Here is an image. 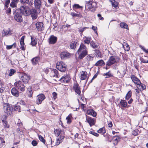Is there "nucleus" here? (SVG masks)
<instances>
[{
  "label": "nucleus",
  "instance_id": "obj_62",
  "mask_svg": "<svg viewBox=\"0 0 148 148\" xmlns=\"http://www.w3.org/2000/svg\"><path fill=\"white\" fill-rule=\"evenodd\" d=\"M97 16L99 18V19L101 20H103L104 18L103 17H101V15L100 14H97Z\"/></svg>",
  "mask_w": 148,
  "mask_h": 148
},
{
  "label": "nucleus",
  "instance_id": "obj_33",
  "mask_svg": "<svg viewBox=\"0 0 148 148\" xmlns=\"http://www.w3.org/2000/svg\"><path fill=\"white\" fill-rule=\"evenodd\" d=\"M98 133L103 135L106 133V130L104 127H102L100 128L98 131Z\"/></svg>",
  "mask_w": 148,
  "mask_h": 148
},
{
  "label": "nucleus",
  "instance_id": "obj_60",
  "mask_svg": "<svg viewBox=\"0 0 148 148\" xmlns=\"http://www.w3.org/2000/svg\"><path fill=\"white\" fill-rule=\"evenodd\" d=\"M10 3V0H5V6L6 7H8L9 4Z\"/></svg>",
  "mask_w": 148,
  "mask_h": 148
},
{
  "label": "nucleus",
  "instance_id": "obj_47",
  "mask_svg": "<svg viewBox=\"0 0 148 148\" xmlns=\"http://www.w3.org/2000/svg\"><path fill=\"white\" fill-rule=\"evenodd\" d=\"M2 122L3 123V124L4 125V126L7 128H8L9 127V125H7V122L6 121V120H5L3 119H2Z\"/></svg>",
  "mask_w": 148,
  "mask_h": 148
},
{
  "label": "nucleus",
  "instance_id": "obj_1",
  "mask_svg": "<svg viewBox=\"0 0 148 148\" xmlns=\"http://www.w3.org/2000/svg\"><path fill=\"white\" fill-rule=\"evenodd\" d=\"M88 49L86 47L83 43H81L77 51L78 58L82 59L88 54Z\"/></svg>",
  "mask_w": 148,
  "mask_h": 148
},
{
  "label": "nucleus",
  "instance_id": "obj_31",
  "mask_svg": "<svg viewBox=\"0 0 148 148\" xmlns=\"http://www.w3.org/2000/svg\"><path fill=\"white\" fill-rule=\"evenodd\" d=\"M83 8V6H81L78 4H75L73 6V9L76 12H77L75 10L76 9H81V10H82Z\"/></svg>",
  "mask_w": 148,
  "mask_h": 148
},
{
  "label": "nucleus",
  "instance_id": "obj_30",
  "mask_svg": "<svg viewBox=\"0 0 148 148\" xmlns=\"http://www.w3.org/2000/svg\"><path fill=\"white\" fill-rule=\"evenodd\" d=\"M105 63L102 60H98L95 64L96 66H102L104 65Z\"/></svg>",
  "mask_w": 148,
  "mask_h": 148
},
{
  "label": "nucleus",
  "instance_id": "obj_39",
  "mask_svg": "<svg viewBox=\"0 0 148 148\" xmlns=\"http://www.w3.org/2000/svg\"><path fill=\"white\" fill-rule=\"evenodd\" d=\"M72 117L71 115L70 114L69 116H67L66 118V119L67 120V123L68 124H70L71 123V118Z\"/></svg>",
  "mask_w": 148,
  "mask_h": 148
},
{
  "label": "nucleus",
  "instance_id": "obj_4",
  "mask_svg": "<svg viewBox=\"0 0 148 148\" xmlns=\"http://www.w3.org/2000/svg\"><path fill=\"white\" fill-rule=\"evenodd\" d=\"M14 86L19 90L20 92H24L25 90V86L21 81L19 80L15 82Z\"/></svg>",
  "mask_w": 148,
  "mask_h": 148
},
{
  "label": "nucleus",
  "instance_id": "obj_44",
  "mask_svg": "<svg viewBox=\"0 0 148 148\" xmlns=\"http://www.w3.org/2000/svg\"><path fill=\"white\" fill-rule=\"evenodd\" d=\"M90 46L93 48H97V45L95 44V43L93 41H91L90 43Z\"/></svg>",
  "mask_w": 148,
  "mask_h": 148
},
{
  "label": "nucleus",
  "instance_id": "obj_37",
  "mask_svg": "<svg viewBox=\"0 0 148 148\" xmlns=\"http://www.w3.org/2000/svg\"><path fill=\"white\" fill-rule=\"evenodd\" d=\"M62 132L61 130L60 129H56L54 131V133L55 135L57 136H59L60 134V133Z\"/></svg>",
  "mask_w": 148,
  "mask_h": 148
},
{
  "label": "nucleus",
  "instance_id": "obj_8",
  "mask_svg": "<svg viewBox=\"0 0 148 148\" xmlns=\"http://www.w3.org/2000/svg\"><path fill=\"white\" fill-rule=\"evenodd\" d=\"M20 10L21 12L25 16L30 15L29 11L30 9L27 8L25 6H22L21 7Z\"/></svg>",
  "mask_w": 148,
  "mask_h": 148
},
{
  "label": "nucleus",
  "instance_id": "obj_32",
  "mask_svg": "<svg viewBox=\"0 0 148 148\" xmlns=\"http://www.w3.org/2000/svg\"><path fill=\"white\" fill-rule=\"evenodd\" d=\"M120 105L123 107H127V103L125 100L121 99L120 103Z\"/></svg>",
  "mask_w": 148,
  "mask_h": 148
},
{
  "label": "nucleus",
  "instance_id": "obj_12",
  "mask_svg": "<svg viewBox=\"0 0 148 148\" xmlns=\"http://www.w3.org/2000/svg\"><path fill=\"white\" fill-rule=\"evenodd\" d=\"M45 98V96L43 94H41L38 95L36 97V102L38 105L41 103L42 101Z\"/></svg>",
  "mask_w": 148,
  "mask_h": 148
},
{
  "label": "nucleus",
  "instance_id": "obj_53",
  "mask_svg": "<svg viewBox=\"0 0 148 148\" xmlns=\"http://www.w3.org/2000/svg\"><path fill=\"white\" fill-rule=\"evenodd\" d=\"M93 58V57L92 56H90V55H88L86 56V58L88 61H90L92 60Z\"/></svg>",
  "mask_w": 148,
  "mask_h": 148
},
{
  "label": "nucleus",
  "instance_id": "obj_29",
  "mask_svg": "<svg viewBox=\"0 0 148 148\" xmlns=\"http://www.w3.org/2000/svg\"><path fill=\"white\" fill-rule=\"evenodd\" d=\"M103 136L106 138L107 141L110 142H111L112 141V137L109 134H107L106 135H103Z\"/></svg>",
  "mask_w": 148,
  "mask_h": 148
},
{
  "label": "nucleus",
  "instance_id": "obj_56",
  "mask_svg": "<svg viewBox=\"0 0 148 148\" xmlns=\"http://www.w3.org/2000/svg\"><path fill=\"white\" fill-rule=\"evenodd\" d=\"M49 70H51V69L49 68H47L46 69H43V71L46 74H47L48 73L49 71Z\"/></svg>",
  "mask_w": 148,
  "mask_h": 148
},
{
  "label": "nucleus",
  "instance_id": "obj_25",
  "mask_svg": "<svg viewBox=\"0 0 148 148\" xmlns=\"http://www.w3.org/2000/svg\"><path fill=\"white\" fill-rule=\"evenodd\" d=\"M87 113L88 115H90L93 117H95L97 115V113L95 111L92 109H90L87 110Z\"/></svg>",
  "mask_w": 148,
  "mask_h": 148
},
{
  "label": "nucleus",
  "instance_id": "obj_22",
  "mask_svg": "<svg viewBox=\"0 0 148 148\" xmlns=\"http://www.w3.org/2000/svg\"><path fill=\"white\" fill-rule=\"evenodd\" d=\"M12 30L10 29H8V30L4 29L2 32V36L3 37L5 36H8L12 34Z\"/></svg>",
  "mask_w": 148,
  "mask_h": 148
},
{
  "label": "nucleus",
  "instance_id": "obj_42",
  "mask_svg": "<svg viewBox=\"0 0 148 148\" xmlns=\"http://www.w3.org/2000/svg\"><path fill=\"white\" fill-rule=\"evenodd\" d=\"M123 46L125 50L126 51H128L129 50L130 47L128 45L127 43H125L123 45Z\"/></svg>",
  "mask_w": 148,
  "mask_h": 148
},
{
  "label": "nucleus",
  "instance_id": "obj_40",
  "mask_svg": "<svg viewBox=\"0 0 148 148\" xmlns=\"http://www.w3.org/2000/svg\"><path fill=\"white\" fill-rule=\"evenodd\" d=\"M27 95L29 97H31L32 96L33 92L31 89V88H29L27 91Z\"/></svg>",
  "mask_w": 148,
  "mask_h": 148
},
{
  "label": "nucleus",
  "instance_id": "obj_15",
  "mask_svg": "<svg viewBox=\"0 0 148 148\" xmlns=\"http://www.w3.org/2000/svg\"><path fill=\"white\" fill-rule=\"evenodd\" d=\"M30 14L31 16L33 19H36L37 17V11L35 9H32L29 11Z\"/></svg>",
  "mask_w": 148,
  "mask_h": 148
},
{
  "label": "nucleus",
  "instance_id": "obj_61",
  "mask_svg": "<svg viewBox=\"0 0 148 148\" xmlns=\"http://www.w3.org/2000/svg\"><path fill=\"white\" fill-rule=\"evenodd\" d=\"M70 14L73 17H76L77 14L75 13L74 12H72Z\"/></svg>",
  "mask_w": 148,
  "mask_h": 148
},
{
  "label": "nucleus",
  "instance_id": "obj_14",
  "mask_svg": "<svg viewBox=\"0 0 148 148\" xmlns=\"http://www.w3.org/2000/svg\"><path fill=\"white\" fill-rule=\"evenodd\" d=\"M57 40L56 37L53 35H51L48 39V42L50 44H54L56 43Z\"/></svg>",
  "mask_w": 148,
  "mask_h": 148
},
{
  "label": "nucleus",
  "instance_id": "obj_54",
  "mask_svg": "<svg viewBox=\"0 0 148 148\" xmlns=\"http://www.w3.org/2000/svg\"><path fill=\"white\" fill-rule=\"evenodd\" d=\"M20 106H15L14 108V110L15 111L18 110L19 112H20Z\"/></svg>",
  "mask_w": 148,
  "mask_h": 148
},
{
  "label": "nucleus",
  "instance_id": "obj_10",
  "mask_svg": "<svg viewBox=\"0 0 148 148\" xmlns=\"http://www.w3.org/2000/svg\"><path fill=\"white\" fill-rule=\"evenodd\" d=\"M14 19L18 22H21L23 21V18L21 13L18 12H14Z\"/></svg>",
  "mask_w": 148,
  "mask_h": 148
},
{
  "label": "nucleus",
  "instance_id": "obj_51",
  "mask_svg": "<svg viewBox=\"0 0 148 148\" xmlns=\"http://www.w3.org/2000/svg\"><path fill=\"white\" fill-rule=\"evenodd\" d=\"M138 85L139 87H141V89L143 90H144L146 88V86L144 84H142L141 83V84H140Z\"/></svg>",
  "mask_w": 148,
  "mask_h": 148
},
{
  "label": "nucleus",
  "instance_id": "obj_9",
  "mask_svg": "<svg viewBox=\"0 0 148 148\" xmlns=\"http://www.w3.org/2000/svg\"><path fill=\"white\" fill-rule=\"evenodd\" d=\"M71 79V78L69 75H64L59 80L63 84L69 82Z\"/></svg>",
  "mask_w": 148,
  "mask_h": 148
},
{
  "label": "nucleus",
  "instance_id": "obj_27",
  "mask_svg": "<svg viewBox=\"0 0 148 148\" xmlns=\"http://www.w3.org/2000/svg\"><path fill=\"white\" fill-rule=\"evenodd\" d=\"M40 58L39 57H36L33 58L31 60V61L33 65H35L38 63Z\"/></svg>",
  "mask_w": 148,
  "mask_h": 148
},
{
  "label": "nucleus",
  "instance_id": "obj_3",
  "mask_svg": "<svg viewBox=\"0 0 148 148\" xmlns=\"http://www.w3.org/2000/svg\"><path fill=\"white\" fill-rule=\"evenodd\" d=\"M56 68L61 72H65L67 69V66L63 62H58L56 65Z\"/></svg>",
  "mask_w": 148,
  "mask_h": 148
},
{
  "label": "nucleus",
  "instance_id": "obj_43",
  "mask_svg": "<svg viewBox=\"0 0 148 148\" xmlns=\"http://www.w3.org/2000/svg\"><path fill=\"white\" fill-rule=\"evenodd\" d=\"M64 136L60 135L57 136V140H58L61 143L62 142L63 140L64 139Z\"/></svg>",
  "mask_w": 148,
  "mask_h": 148
},
{
  "label": "nucleus",
  "instance_id": "obj_17",
  "mask_svg": "<svg viewBox=\"0 0 148 148\" xmlns=\"http://www.w3.org/2000/svg\"><path fill=\"white\" fill-rule=\"evenodd\" d=\"M112 143L114 146L117 145L118 143L120 141L121 138L119 136H115L112 138Z\"/></svg>",
  "mask_w": 148,
  "mask_h": 148
},
{
  "label": "nucleus",
  "instance_id": "obj_41",
  "mask_svg": "<svg viewBox=\"0 0 148 148\" xmlns=\"http://www.w3.org/2000/svg\"><path fill=\"white\" fill-rule=\"evenodd\" d=\"M132 95V92L131 91H129L127 94L125 96V99L128 100L131 97Z\"/></svg>",
  "mask_w": 148,
  "mask_h": 148
},
{
  "label": "nucleus",
  "instance_id": "obj_59",
  "mask_svg": "<svg viewBox=\"0 0 148 148\" xmlns=\"http://www.w3.org/2000/svg\"><path fill=\"white\" fill-rule=\"evenodd\" d=\"M37 142L35 140H33L32 142V144L34 146L37 145Z\"/></svg>",
  "mask_w": 148,
  "mask_h": 148
},
{
  "label": "nucleus",
  "instance_id": "obj_18",
  "mask_svg": "<svg viewBox=\"0 0 148 148\" xmlns=\"http://www.w3.org/2000/svg\"><path fill=\"white\" fill-rule=\"evenodd\" d=\"M70 56V53L66 51H63L61 52L60 55V57L62 60H65L68 58Z\"/></svg>",
  "mask_w": 148,
  "mask_h": 148
},
{
  "label": "nucleus",
  "instance_id": "obj_20",
  "mask_svg": "<svg viewBox=\"0 0 148 148\" xmlns=\"http://www.w3.org/2000/svg\"><path fill=\"white\" fill-rule=\"evenodd\" d=\"M131 78L132 81L135 84L137 85H139L141 84L140 80L135 75H132L131 76Z\"/></svg>",
  "mask_w": 148,
  "mask_h": 148
},
{
  "label": "nucleus",
  "instance_id": "obj_24",
  "mask_svg": "<svg viewBox=\"0 0 148 148\" xmlns=\"http://www.w3.org/2000/svg\"><path fill=\"white\" fill-rule=\"evenodd\" d=\"M41 3L40 0H34V5L35 7L37 9H39L41 5Z\"/></svg>",
  "mask_w": 148,
  "mask_h": 148
},
{
  "label": "nucleus",
  "instance_id": "obj_11",
  "mask_svg": "<svg viewBox=\"0 0 148 148\" xmlns=\"http://www.w3.org/2000/svg\"><path fill=\"white\" fill-rule=\"evenodd\" d=\"M86 121L89 123L90 127L95 125L96 122V120L94 118H92L87 115H86Z\"/></svg>",
  "mask_w": 148,
  "mask_h": 148
},
{
  "label": "nucleus",
  "instance_id": "obj_55",
  "mask_svg": "<svg viewBox=\"0 0 148 148\" xmlns=\"http://www.w3.org/2000/svg\"><path fill=\"white\" fill-rule=\"evenodd\" d=\"M16 71L13 69H11L10 72L9 73L10 76H11L13 75L14 73H15Z\"/></svg>",
  "mask_w": 148,
  "mask_h": 148
},
{
  "label": "nucleus",
  "instance_id": "obj_58",
  "mask_svg": "<svg viewBox=\"0 0 148 148\" xmlns=\"http://www.w3.org/2000/svg\"><path fill=\"white\" fill-rule=\"evenodd\" d=\"M89 133L97 137L98 136H99V134H98L95 133L93 131H90Z\"/></svg>",
  "mask_w": 148,
  "mask_h": 148
},
{
  "label": "nucleus",
  "instance_id": "obj_35",
  "mask_svg": "<svg viewBox=\"0 0 148 148\" xmlns=\"http://www.w3.org/2000/svg\"><path fill=\"white\" fill-rule=\"evenodd\" d=\"M148 59V57L144 56L143 57L140 58V60L141 62L144 63H146V61Z\"/></svg>",
  "mask_w": 148,
  "mask_h": 148
},
{
  "label": "nucleus",
  "instance_id": "obj_36",
  "mask_svg": "<svg viewBox=\"0 0 148 148\" xmlns=\"http://www.w3.org/2000/svg\"><path fill=\"white\" fill-rule=\"evenodd\" d=\"M120 27L126 29H128V25L125 23H121L120 24Z\"/></svg>",
  "mask_w": 148,
  "mask_h": 148
},
{
  "label": "nucleus",
  "instance_id": "obj_34",
  "mask_svg": "<svg viewBox=\"0 0 148 148\" xmlns=\"http://www.w3.org/2000/svg\"><path fill=\"white\" fill-rule=\"evenodd\" d=\"M77 42L76 41H72L70 45V47L72 49H74L76 46Z\"/></svg>",
  "mask_w": 148,
  "mask_h": 148
},
{
  "label": "nucleus",
  "instance_id": "obj_13",
  "mask_svg": "<svg viewBox=\"0 0 148 148\" xmlns=\"http://www.w3.org/2000/svg\"><path fill=\"white\" fill-rule=\"evenodd\" d=\"M73 88L76 93L79 95H80L81 89L77 83H76L74 84Z\"/></svg>",
  "mask_w": 148,
  "mask_h": 148
},
{
  "label": "nucleus",
  "instance_id": "obj_45",
  "mask_svg": "<svg viewBox=\"0 0 148 148\" xmlns=\"http://www.w3.org/2000/svg\"><path fill=\"white\" fill-rule=\"evenodd\" d=\"M118 2H116L115 1H114V2L112 3V6L114 7L115 8H118Z\"/></svg>",
  "mask_w": 148,
  "mask_h": 148
},
{
  "label": "nucleus",
  "instance_id": "obj_46",
  "mask_svg": "<svg viewBox=\"0 0 148 148\" xmlns=\"http://www.w3.org/2000/svg\"><path fill=\"white\" fill-rule=\"evenodd\" d=\"M106 76V78H109L111 76H112V74L110 73V71H109L108 72L106 73L103 74V76Z\"/></svg>",
  "mask_w": 148,
  "mask_h": 148
},
{
  "label": "nucleus",
  "instance_id": "obj_19",
  "mask_svg": "<svg viewBox=\"0 0 148 148\" xmlns=\"http://www.w3.org/2000/svg\"><path fill=\"white\" fill-rule=\"evenodd\" d=\"M25 36H23L21 38L20 44L21 45L20 48L22 50L24 51L25 49V45L24 40Z\"/></svg>",
  "mask_w": 148,
  "mask_h": 148
},
{
  "label": "nucleus",
  "instance_id": "obj_57",
  "mask_svg": "<svg viewBox=\"0 0 148 148\" xmlns=\"http://www.w3.org/2000/svg\"><path fill=\"white\" fill-rule=\"evenodd\" d=\"M53 98L54 100H55L57 98V94L55 92H53L52 94Z\"/></svg>",
  "mask_w": 148,
  "mask_h": 148
},
{
  "label": "nucleus",
  "instance_id": "obj_48",
  "mask_svg": "<svg viewBox=\"0 0 148 148\" xmlns=\"http://www.w3.org/2000/svg\"><path fill=\"white\" fill-rule=\"evenodd\" d=\"M38 136L39 139L43 143H45V140L44 139L42 136L38 134Z\"/></svg>",
  "mask_w": 148,
  "mask_h": 148
},
{
  "label": "nucleus",
  "instance_id": "obj_2",
  "mask_svg": "<svg viewBox=\"0 0 148 148\" xmlns=\"http://www.w3.org/2000/svg\"><path fill=\"white\" fill-rule=\"evenodd\" d=\"M120 58L118 56H111L107 62L106 65L110 66L118 62Z\"/></svg>",
  "mask_w": 148,
  "mask_h": 148
},
{
  "label": "nucleus",
  "instance_id": "obj_63",
  "mask_svg": "<svg viewBox=\"0 0 148 148\" xmlns=\"http://www.w3.org/2000/svg\"><path fill=\"white\" fill-rule=\"evenodd\" d=\"M98 75V73H97L95 75H94V76L93 77V78H92V79L91 80V81H90V82H91L92 80L94 79H95V78H96L97 77V76Z\"/></svg>",
  "mask_w": 148,
  "mask_h": 148
},
{
  "label": "nucleus",
  "instance_id": "obj_21",
  "mask_svg": "<svg viewBox=\"0 0 148 148\" xmlns=\"http://www.w3.org/2000/svg\"><path fill=\"white\" fill-rule=\"evenodd\" d=\"M11 93L13 95L16 97H18L19 95V91L15 87L13 88L12 89Z\"/></svg>",
  "mask_w": 148,
  "mask_h": 148
},
{
  "label": "nucleus",
  "instance_id": "obj_64",
  "mask_svg": "<svg viewBox=\"0 0 148 148\" xmlns=\"http://www.w3.org/2000/svg\"><path fill=\"white\" fill-rule=\"evenodd\" d=\"M92 29L94 31V32L95 33H97V28L96 27H95L94 26H92Z\"/></svg>",
  "mask_w": 148,
  "mask_h": 148
},
{
  "label": "nucleus",
  "instance_id": "obj_38",
  "mask_svg": "<svg viewBox=\"0 0 148 148\" xmlns=\"http://www.w3.org/2000/svg\"><path fill=\"white\" fill-rule=\"evenodd\" d=\"M31 44L33 46L35 45L36 44V38H32V37H31Z\"/></svg>",
  "mask_w": 148,
  "mask_h": 148
},
{
  "label": "nucleus",
  "instance_id": "obj_5",
  "mask_svg": "<svg viewBox=\"0 0 148 148\" xmlns=\"http://www.w3.org/2000/svg\"><path fill=\"white\" fill-rule=\"evenodd\" d=\"M3 109L5 112L10 115L12 113L13 108L12 105L5 103L3 105Z\"/></svg>",
  "mask_w": 148,
  "mask_h": 148
},
{
  "label": "nucleus",
  "instance_id": "obj_7",
  "mask_svg": "<svg viewBox=\"0 0 148 148\" xmlns=\"http://www.w3.org/2000/svg\"><path fill=\"white\" fill-rule=\"evenodd\" d=\"M19 77L20 79L25 83H27L29 79V76L25 73L20 74Z\"/></svg>",
  "mask_w": 148,
  "mask_h": 148
},
{
  "label": "nucleus",
  "instance_id": "obj_49",
  "mask_svg": "<svg viewBox=\"0 0 148 148\" xmlns=\"http://www.w3.org/2000/svg\"><path fill=\"white\" fill-rule=\"evenodd\" d=\"M17 4V3L12 0V1L10 4V5L12 8H14L16 7Z\"/></svg>",
  "mask_w": 148,
  "mask_h": 148
},
{
  "label": "nucleus",
  "instance_id": "obj_6",
  "mask_svg": "<svg viewBox=\"0 0 148 148\" xmlns=\"http://www.w3.org/2000/svg\"><path fill=\"white\" fill-rule=\"evenodd\" d=\"M97 3V2L90 1L86 2L85 5V10L89 11L91 8L96 7Z\"/></svg>",
  "mask_w": 148,
  "mask_h": 148
},
{
  "label": "nucleus",
  "instance_id": "obj_23",
  "mask_svg": "<svg viewBox=\"0 0 148 148\" xmlns=\"http://www.w3.org/2000/svg\"><path fill=\"white\" fill-rule=\"evenodd\" d=\"M36 25V28L38 31H41L44 30V27L42 23L38 22Z\"/></svg>",
  "mask_w": 148,
  "mask_h": 148
},
{
  "label": "nucleus",
  "instance_id": "obj_28",
  "mask_svg": "<svg viewBox=\"0 0 148 148\" xmlns=\"http://www.w3.org/2000/svg\"><path fill=\"white\" fill-rule=\"evenodd\" d=\"M91 38L90 37L85 36L84 38V42L85 44H89L90 42Z\"/></svg>",
  "mask_w": 148,
  "mask_h": 148
},
{
  "label": "nucleus",
  "instance_id": "obj_16",
  "mask_svg": "<svg viewBox=\"0 0 148 148\" xmlns=\"http://www.w3.org/2000/svg\"><path fill=\"white\" fill-rule=\"evenodd\" d=\"M51 71L50 73V76L51 77H59V74L58 73V71L55 69H54L53 70H51Z\"/></svg>",
  "mask_w": 148,
  "mask_h": 148
},
{
  "label": "nucleus",
  "instance_id": "obj_50",
  "mask_svg": "<svg viewBox=\"0 0 148 148\" xmlns=\"http://www.w3.org/2000/svg\"><path fill=\"white\" fill-rule=\"evenodd\" d=\"M88 27H80L79 29V31L81 33V34H82V32L85 30L86 29L88 28Z\"/></svg>",
  "mask_w": 148,
  "mask_h": 148
},
{
  "label": "nucleus",
  "instance_id": "obj_52",
  "mask_svg": "<svg viewBox=\"0 0 148 148\" xmlns=\"http://www.w3.org/2000/svg\"><path fill=\"white\" fill-rule=\"evenodd\" d=\"M138 130H134L132 131V134L134 136H137L138 134Z\"/></svg>",
  "mask_w": 148,
  "mask_h": 148
},
{
  "label": "nucleus",
  "instance_id": "obj_26",
  "mask_svg": "<svg viewBox=\"0 0 148 148\" xmlns=\"http://www.w3.org/2000/svg\"><path fill=\"white\" fill-rule=\"evenodd\" d=\"M87 73L86 71H82L80 75V79L82 80L85 79L87 77Z\"/></svg>",
  "mask_w": 148,
  "mask_h": 148
}]
</instances>
